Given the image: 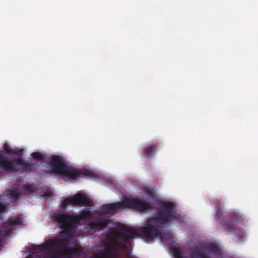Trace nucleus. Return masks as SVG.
I'll use <instances>...</instances> for the list:
<instances>
[{
	"mask_svg": "<svg viewBox=\"0 0 258 258\" xmlns=\"http://www.w3.org/2000/svg\"><path fill=\"white\" fill-rule=\"evenodd\" d=\"M155 214L156 217L147 220L146 227L132 230L123 226L120 229L124 232H120L111 228L108 231V235L114 241L119 240L126 243L138 235L151 239L158 236L161 225L169 224L172 220L177 219L175 205L171 202H161L156 208Z\"/></svg>",
	"mask_w": 258,
	"mask_h": 258,
	"instance_id": "nucleus-1",
	"label": "nucleus"
},
{
	"mask_svg": "<svg viewBox=\"0 0 258 258\" xmlns=\"http://www.w3.org/2000/svg\"><path fill=\"white\" fill-rule=\"evenodd\" d=\"M49 161L51 172L61 175L65 180L93 176L91 172L87 169H75L67 166L61 156L53 155L49 158Z\"/></svg>",
	"mask_w": 258,
	"mask_h": 258,
	"instance_id": "nucleus-2",
	"label": "nucleus"
},
{
	"mask_svg": "<svg viewBox=\"0 0 258 258\" xmlns=\"http://www.w3.org/2000/svg\"><path fill=\"white\" fill-rule=\"evenodd\" d=\"M125 208H132L140 212H146L152 209L148 203L142 201L138 198L125 199L121 202L110 204H105L102 210L106 214H113Z\"/></svg>",
	"mask_w": 258,
	"mask_h": 258,
	"instance_id": "nucleus-3",
	"label": "nucleus"
},
{
	"mask_svg": "<svg viewBox=\"0 0 258 258\" xmlns=\"http://www.w3.org/2000/svg\"><path fill=\"white\" fill-rule=\"evenodd\" d=\"M94 215V212L83 210L79 214L71 216L68 214H56L53 216L54 220L59 223L60 227L64 233L69 231L73 224H78L80 222L91 219Z\"/></svg>",
	"mask_w": 258,
	"mask_h": 258,
	"instance_id": "nucleus-4",
	"label": "nucleus"
},
{
	"mask_svg": "<svg viewBox=\"0 0 258 258\" xmlns=\"http://www.w3.org/2000/svg\"><path fill=\"white\" fill-rule=\"evenodd\" d=\"M70 243L66 238L56 237L47 241L44 244L38 246L37 252L43 250H48L54 246H57L60 248V252L62 254L72 255L75 254L84 253L82 247L76 246L74 247H70Z\"/></svg>",
	"mask_w": 258,
	"mask_h": 258,
	"instance_id": "nucleus-5",
	"label": "nucleus"
},
{
	"mask_svg": "<svg viewBox=\"0 0 258 258\" xmlns=\"http://www.w3.org/2000/svg\"><path fill=\"white\" fill-rule=\"evenodd\" d=\"M69 205L91 207L92 202L84 194L77 193L74 197L65 199L61 203L60 208L64 209Z\"/></svg>",
	"mask_w": 258,
	"mask_h": 258,
	"instance_id": "nucleus-6",
	"label": "nucleus"
},
{
	"mask_svg": "<svg viewBox=\"0 0 258 258\" xmlns=\"http://www.w3.org/2000/svg\"><path fill=\"white\" fill-rule=\"evenodd\" d=\"M16 159L10 160L8 156L0 154V169L8 172H18L19 169L16 167L15 165Z\"/></svg>",
	"mask_w": 258,
	"mask_h": 258,
	"instance_id": "nucleus-7",
	"label": "nucleus"
},
{
	"mask_svg": "<svg viewBox=\"0 0 258 258\" xmlns=\"http://www.w3.org/2000/svg\"><path fill=\"white\" fill-rule=\"evenodd\" d=\"M15 161L16 167L19 169L18 171L30 172L35 170L38 166L35 163H27L22 159L17 158Z\"/></svg>",
	"mask_w": 258,
	"mask_h": 258,
	"instance_id": "nucleus-8",
	"label": "nucleus"
},
{
	"mask_svg": "<svg viewBox=\"0 0 258 258\" xmlns=\"http://www.w3.org/2000/svg\"><path fill=\"white\" fill-rule=\"evenodd\" d=\"M110 223V221L107 219H97L91 221L88 226L92 230L99 231L104 229Z\"/></svg>",
	"mask_w": 258,
	"mask_h": 258,
	"instance_id": "nucleus-9",
	"label": "nucleus"
},
{
	"mask_svg": "<svg viewBox=\"0 0 258 258\" xmlns=\"http://www.w3.org/2000/svg\"><path fill=\"white\" fill-rule=\"evenodd\" d=\"M223 215V212L222 210L218 208L217 209V212L216 213V216L217 218L219 219V220L221 221L222 226L224 227L225 230L229 232H232L234 231V227L233 225H232L229 222H224L222 220V216Z\"/></svg>",
	"mask_w": 258,
	"mask_h": 258,
	"instance_id": "nucleus-10",
	"label": "nucleus"
},
{
	"mask_svg": "<svg viewBox=\"0 0 258 258\" xmlns=\"http://www.w3.org/2000/svg\"><path fill=\"white\" fill-rule=\"evenodd\" d=\"M158 147L157 145L152 144L146 147L143 150V156L145 157H149L153 156L155 153L157 152Z\"/></svg>",
	"mask_w": 258,
	"mask_h": 258,
	"instance_id": "nucleus-11",
	"label": "nucleus"
},
{
	"mask_svg": "<svg viewBox=\"0 0 258 258\" xmlns=\"http://www.w3.org/2000/svg\"><path fill=\"white\" fill-rule=\"evenodd\" d=\"M208 248L213 254L216 255L218 258H222V251L215 243L209 244Z\"/></svg>",
	"mask_w": 258,
	"mask_h": 258,
	"instance_id": "nucleus-12",
	"label": "nucleus"
},
{
	"mask_svg": "<svg viewBox=\"0 0 258 258\" xmlns=\"http://www.w3.org/2000/svg\"><path fill=\"white\" fill-rule=\"evenodd\" d=\"M21 194L20 191L12 190L8 194L7 196L10 201L12 203H15L17 201L19 198Z\"/></svg>",
	"mask_w": 258,
	"mask_h": 258,
	"instance_id": "nucleus-13",
	"label": "nucleus"
},
{
	"mask_svg": "<svg viewBox=\"0 0 258 258\" xmlns=\"http://www.w3.org/2000/svg\"><path fill=\"white\" fill-rule=\"evenodd\" d=\"M22 222V219L19 217H12L10 218L8 221L9 226H15L18 225Z\"/></svg>",
	"mask_w": 258,
	"mask_h": 258,
	"instance_id": "nucleus-14",
	"label": "nucleus"
},
{
	"mask_svg": "<svg viewBox=\"0 0 258 258\" xmlns=\"http://www.w3.org/2000/svg\"><path fill=\"white\" fill-rule=\"evenodd\" d=\"M32 157L37 161H44V156L40 152H34L31 154Z\"/></svg>",
	"mask_w": 258,
	"mask_h": 258,
	"instance_id": "nucleus-15",
	"label": "nucleus"
},
{
	"mask_svg": "<svg viewBox=\"0 0 258 258\" xmlns=\"http://www.w3.org/2000/svg\"><path fill=\"white\" fill-rule=\"evenodd\" d=\"M13 151V150L6 143L3 145V150L1 151V152L6 154H12Z\"/></svg>",
	"mask_w": 258,
	"mask_h": 258,
	"instance_id": "nucleus-16",
	"label": "nucleus"
},
{
	"mask_svg": "<svg viewBox=\"0 0 258 258\" xmlns=\"http://www.w3.org/2000/svg\"><path fill=\"white\" fill-rule=\"evenodd\" d=\"M24 154V150L22 149H19L18 151H15L13 150L12 155H16L19 156H22Z\"/></svg>",
	"mask_w": 258,
	"mask_h": 258,
	"instance_id": "nucleus-17",
	"label": "nucleus"
},
{
	"mask_svg": "<svg viewBox=\"0 0 258 258\" xmlns=\"http://www.w3.org/2000/svg\"><path fill=\"white\" fill-rule=\"evenodd\" d=\"M104 251L106 253H111L112 252V249L110 246H106L104 248Z\"/></svg>",
	"mask_w": 258,
	"mask_h": 258,
	"instance_id": "nucleus-18",
	"label": "nucleus"
},
{
	"mask_svg": "<svg viewBox=\"0 0 258 258\" xmlns=\"http://www.w3.org/2000/svg\"><path fill=\"white\" fill-rule=\"evenodd\" d=\"M70 235H71V234H68L65 235L64 236H66V237H69Z\"/></svg>",
	"mask_w": 258,
	"mask_h": 258,
	"instance_id": "nucleus-19",
	"label": "nucleus"
},
{
	"mask_svg": "<svg viewBox=\"0 0 258 258\" xmlns=\"http://www.w3.org/2000/svg\"><path fill=\"white\" fill-rule=\"evenodd\" d=\"M6 229L7 230H11L12 229L7 227V228H6Z\"/></svg>",
	"mask_w": 258,
	"mask_h": 258,
	"instance_id": "nucleus-20",
	"label": "nucleus"
},
{
	"mask_svg": "<svg viewBox=\"0 0 258 258\" xmlns=\"http://www.w3.org/2000/svg\"><path fill=\"white\" fill-rule=\"evenodd\" d=\"M48 258H54V256L48 257Z\"/></svg>",
	"mask_w": 258,
	"mask_h": 258,
	"instance_id": "nucleus-21",
	"label": "nucleus"
}]
</instances>
